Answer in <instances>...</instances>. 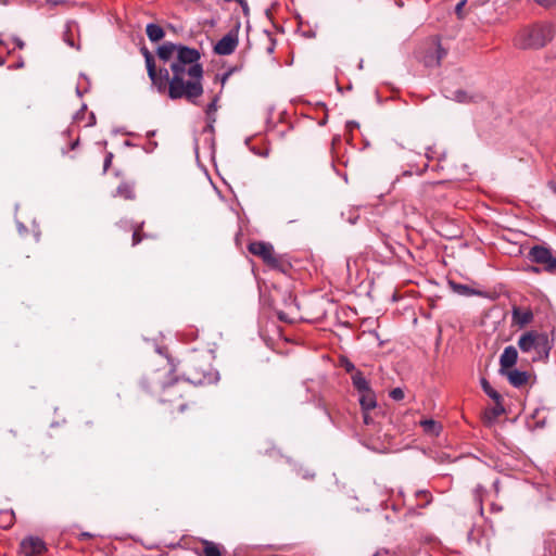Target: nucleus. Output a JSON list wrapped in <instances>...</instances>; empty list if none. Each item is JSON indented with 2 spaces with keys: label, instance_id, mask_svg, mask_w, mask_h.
Listing matches in <instances>:
<instances>
[{
  "label": "nucleus",
  "instance_id": "2",
  "mask_svg": "<svg viewBox=\"0 0 556 556\" xmlns=\"http://www.w3.org/2000/svg\"><path fill=\"white\" fill-rule=\"evenodd\" d=\"M553 39L549 24H532L522 27L514 38L515 47L522 50H536L545 47Z\"/></svg>",
  "mask_w": 556,
  "mask_h": 556
},
{
  "label": "nucleus",
  "instance_id": "4",
  "mask_svg": "<svg viewBox=\"0 0 556 556\" xmlns=\"http://www.w3.org/2000/svg\"><path fill=\"white\" fill-rule=\"evenodd\" d=\"M518 346L523 353L534 352L532 361L548 359L552 344L547 333L539 331H527L518 340Z\"/></svg>",
  "mask_w": 556,
  "mask_h": 556
},
{
  "label": "nucleus",
  "instance_id": "13",
  "mask_svg": "<svg viewBox=\"0 0 556 556\" xmlns=\"http://www.w3.org/2000/svg\"><path fill=\"white\" fill-rule=\"evenodd\" d=\"M502 375L506 376L509 383L516 388H520L528 382L529 375L527 371H520L518 369H509Z\"/></svg>",
  "mask_w": 556,
  "mask_h": 556
},
{
  "label": "nucleus",
  "instance_id": "14",
  "mask_svg": "<svg viewBox=\"0 0 556 556\" xmlns=\"http://www.w3.org/2000/svg\"><path fill=\"white\" fill-rule=\"evenodd\" d=\"M140 51H141V53H142V55L144 58V61H146V67H147L148 76H149V78L151 80V84H153V83H155V79L159 76V70H156L154 56L148 50L147 47H142L140 49Z\"/></svg>",
  "mask_w": 556,
  "mask_h": 556
},
{
  "label": "nucleus",
  "instance_id": "42",
  "mask_svg": "<svg viewBox=\"0 0 556 556\" xmlns=\"http://www.w3.org/2000/svg\"><path fill=\"white\" fill-rule=\"evenodd\" d=\"M87 109V105L84 104L80 112H78L76 115H75V118L77 119L79 117V114L83 113L85 110Z\"/></svg>",
  "mask_w": 556,
  "mask_h": 556
},
{
  "label": "nucleus",
  "instance_id": "24",
  "mask_svg": "<svg viewBox=\"0 0 556 556\" xmlns=\"http://www.w3.org/2000/svg\"><path fill=\"white\" fill-rule=\"evenodd\" d=\"M14 522V513L12 510H4L0 513V527L3 529L10 528Z\"/></svg>",
  "mask_w": 556,
  "mask_h": 556
},
{
  "label": "nucleus",
  "instance_id": "28",
  "mask_svg": "<svg viewBox=\"0 0 556 556\" xmlns=\"http://www.w3.org/2000/svg\"><path fill=\"white\" fill-rule=\"evenodd\" d=\"M390 397L394 401H401L404 399V391L401 388H394L390 392Z\"/></svg>",
  "mask_w": 556,
  "mask_h": 556
},
{
  "label": "nucleus",
  "instance_id": "36",
  "mask_svg": "<svg viewBox=\"0 0 556 556\" xmlns=\"http://www.w3.org/2000/svg\"><path fill=\"white\" fill-rule=\"evenodd\" d=\"M492 413H493L494 417H497L501 414H503L504 413V408H503L502 404L501 403L496 404V406L492 409Z\"/></svg>",
  "mask_w": 556,
  "mask_h": 556
},
{
  "label": "nucleus",
  "instance_id": "46",
  "mask_svg": "<svg viewBox=\"0 0 556 556\" xmlns=\"http://www.w3.org/2000/svg\"><path fill=\"white\" fill-rule=\"evenodd\" d=\"M2 46L7 47V43L2 39H0V47H2Z\"/></svg>",
  "mask_w": 556,
  "mask_h": 556
},
{
  "label": "nucleus",
  "instance_id": "47",
  "mask_svg": "<svg viewBox=\"0 0 556 556\" xmlns=\"http://www.w3.org/2000/svg\"><path fill=\"white\" fill-rule=\"evenodd\" d=\"M77 144H78V140H76V141L72 144V149H75Z\"/></svg>",
  "mask_w": 556,
  "mask_h": 556
},
{
  "label": "nucleus",
  "instance_id": "37",
  "mask_svg": "<svg viewBox=\"0 0 556 556\" xmlns=\"http://www.w3.org/2000/svg\"><path fill=\"white\" fill-rule=\"evenodd\" d=\"M14 42L18 49H23L25 46L24 41L17 37L14 38Z\"/></svg>",
  "mask_w": 556,
  "mask_h": 556
},
{
  "label": "nucleus",
  "instance_id": "51",
  "mask_svg": "<svg viewBox=\"0 0 556 556\" xmlns=\"http://www.w3.org/2000/svg\"><path fill=\"white\" fill-rule=\"evenodd\" d=\"M426 156H427V159H430V157H431V156H430V154H429V152H427V153H426Z\"/></svg>",
  "mask_w": 556,
  "mask_h": 556
},
{
  "label": "nucleus",
  "instance_id": "27",
  "mask_svg": "<svg viewBox=\"0 0 556 556\" xmlns=\"http://www.w3.org/2000/svg\"><path fill=\"white\" fill-rule=\"evenodd\" d=\"M143 223H141L137 228L134 229L132 233V245H137L142 241V236L140 235V230L142 228Z\"/></svg>",
  "mask_w": 556,
  "mask_h": 556
},
{
  "label": "nucleus",
  "instance_id": "18",
  "mask_svg": "<svg viewBox=\"0 0 556 556\" xmlns=\"http://www.w3.org/2000/svg\"><path fill=\"white\" fill-rule=\"evenodd\" d=\"M352 384L357 390V392H365L370 390V384L368 380L365 378L363 372L358 370L357 372H354V375L351 376Z\"/></svg>",
  "mask_w": 556,
  "mask_h": 556
},
{
  "label": "nucleus",
  "instance_id": "48",
  "mask_svg": "<svg viewBox=\"0 0 556 556\" xmlns=\"http://www.w3.org/2000/svg\"><path fill=\"white\" fill-rule=\"evenodd\" d=\"M428 167V164H425L424 168L418 170L420 174Z\"/></svg>",
  "mask_w": 556,
  "mask_h": 556
},
{
  "label": "nucleus",
  "instance_id": "15",
  "mask_svg": "<svg viewBox=\"0 0 556 556\" xmlns=\"http://www.w3.org/2000/svg\"><path fill=\"white\" fill-rule=\"evenodd\" d=\"M533 319V314L530 309H520L514 307L513 309V321L520 327L528 325Z\"/></svg>",
  "mask_w": 556,
  "mask_h": 556
},
{
  "label": "nucleus",
  "instance_id": "39",
  "mask_svg": "<svg viewBox=\"0 0 556 556\" xmlns=\"http://www.w3.org/2000/svg\"><path fill=\"white\" fill-rule=\"evenodd\" d=\"M186 406H187V405H186V403H185V402H180V403H178V406H177V407H178V410H179V412H184V410L186 409Z\"/></svg>",
  "mask_w": 556,
  "mask_h": 556
},
{
  "label": "nucleus",
  "instance_id": "32",
  "mask_svg": "<svg viewBox=\"0 0 556 556\" xmlns=\"http://www.w3.org/2000/svg\"><path fill=\"white\" fill-rule=\"evenodd\" d=\"M455 100L458 101V102H467L468 101V96L465 91L463 90H458L455 92Z\"/></svg>",
  "mask_w": 556,
  "mask_h": 556
},
{
  "label": "nucleus",
  "instance_id": "17",
  "mask_svg": "<svg viewBox=\"0 0 556 556\" xmlns=\"http://www.w3.org/2000/svg\"><path fill=\"white\" fill-rule=\"evenodd\" d=\"M359 403L362 409L365 412H369L376 407V397L371 389L365 392H359Z\"/></svg>",
  "mask_w": 556,
  "mask_h": 556
},
{
  "label": "nucleus",
  "instance_id": "33",
  "mask_svg": "<svg viewBox=\"0 0 556 556\" xmlns=\"http://www.w3.org/2000/svg\"><path fill=\"white\" fill-rule=\"evenodd\" d=\"M233 68H230L229 71H227L226 73H224L220 77H216L217 79L220 80V84H222V87L225 86L226 81L228 80V78L231 76V74L233 73Z\"/></svg>",
  "mask_w": 556,
  "mask_h": 556
},
{
  "label": "nucleus",
  "instance_id": "40",
  "mask_svg": "<svg viewBox=\"0 0 556 556\" xmlns=\"http://www.w3.org/2000/svg\"><path fill=\"white\" fill-rule=\"evenodd\" d=\"M96 122V117L93 115V113L90 114V122L87 124V126H92Z\"/></svg>",
  "mask_w": 556,
  "mask_h": 556
},
{
  "label": "nucleus",
  "instance_id": "45",
  "mask_svg": "<svg viewBox=\"0 0 556 556\" xmlns=\"http://www.w3.org/2000/svg\"><path fill=\"white\" fill-rule=\"evenodd\" d=\"M531 269H532V271H534V273H540V268H539V267H532Z\"/></svg>",
  "mask_w": 556,
  "mask_h": 556
},
{
  "label": "nucleus",
  "instance_id": "26",
  "mask_svg": "<svg viewBox=\"0 0 556 556\" xmlns=\"http://www.w3.org/2000/svg\"><path fill=\"white\" fill-rule=\"evenodd\" d=\"M340 365L346 372L351 374V376L358 371L355 365L346 357L340 359Z\"/></svg>",
  "mask_w": 556,
  "mask_h": 556
},
{
  "label": "nucleus",
  "instance_id": "52",
  "mask_svg": "<svg viewBox=\"0 0 556 556\" xmlns=\"http://www.w3.org/2000/svg\"><path fill=\"white\" fill-rule=\"evenodd\" d=\"M555 192H556V188H555Z\"/></svg>",
  "mask_w": 556,
  "mask_h": 556
},
{
  "label": "nucleus",
  "instance_id": "9",
  "mask_svg": "<svg viewBox=\"0 0 556 556\" xmlns=\"http://www.w3.org/2000/svg\"><path fill=\"white\" fill-rule=\"evenodd\" d=\"M181 49H191V48L184 46V45H176V43L167 41L157 48L156 53H157V56L160 58V60H162L163 62H168L174 56H175L174 60H178L179 52L181 51Z\"/></svg>",
  "mask_w": 556,
  "mask_h": 556
},
{
  "label": "nucleus",
  "instance_id": "6",
  "mask_svg": "<svg viewBox=\"0 0 556 556\" xmlns=\"http://www.w3.org/2000/svg\"><path fill=\"white\" fill-rule=\"evenodd\" d=\"M249 252L253 255H256L263 260L264 263L269 265L273 268L279 266V258L275 254L274 247L264 241H255L249 244Z\"/></svg>",
  "mask_w": 556,
  "mask_h": 556
},
{
  "label": "nucleus",
  "instance_id": "29",
  "mask_svg": "<svg viewBox=\"0 0 556 556\" xmlns=\"http://www.w3.org/2000/svg\"><path fill=\"white\" fill-rule=\"evenodd\" d=\"M466 2H467L466 0H462L455 7V13H456L458 18H464L465 17L464 8L466 5Z\"/></svg>",
  "mask_w": 556,
  "mask_h": 556
},
{
  "label": "nucleus",
  "instance_id": "43",
  "mask_svg": "<svg viewBox=\"0 0 556 556\" xmlns=\"http://www.w3.org/2000/svg\"><path fill=\"white\" fill-rule=\"evenodd\" d=\"M261 156L263 157H267L268 154H269V151L266 149L265 151H263L262 153H258Z\"/></svg>",
  "mask_w": 556,
  "mask_h": 556
},
{
  "label": "nucleus",
  "instance_id": "12",
  "mask_svg": "<svg viewBox=\"0 0 556 556\" xmlns=\"http://www.w3.org/2000/svg\"><path fill=\"white\" fill-rule=\"evenodd\" d=\"M518 352L516 348L513 345L506 346L500 357L501 374L510 369L516 364Z\"/></svg>",
  "mask_w": 556,
  "mask_h": 556
},
{
  "label": "nucleus",
  "instance_id": "25",
  "mask_svg": "<svg viewBox=\"0 0 556 556\" xmlns=\"http://www.w3.org/2000/svg\"><path fill=\"white\" fill-rule=\"evenodd\" d=\"M219 100L218 96H215L213 100L207 104L205 113L206 117L211 122H215V113L217 111V102Z\"/></svg>",
  "mask_w": 556,
  "mask_h": 556
},
{
  "label": "nucleus",
  "instance_id": "3",
  "mask_svg": "<svg viewBox=\"0 0 556 556\" xmlns=\"http://www.w3.org/2000/svg\"><path fill=\"white\" fill-rule=\"evenodd\" d=\"M184 377L188 382L194 386L213 383L216 380V374L212 370L211 364L207 362L206 357L197 354L187 359Z\"/></svg>",
  "mask_w": 556,
  "mask_h": 556
},
{
  "label": "nucleus",
  "instance_id": "41",
  "mask_svg": "<svg viewBox=\"0 0 556 556\" xmlns=\"http://www.w3.org/2000/svg\"><path fill=\"white\" fill-rule=\"evenodd\" d=\"M155 134H156V131H155V130H150V131H148V132H147V138H148V139H151L152 137H154V136H155Z\"/></svg>",
  "mask_w": 556,
  "mask_h": 556
},
{
  "label": "nucleus",
  "instance_id": "1",
  "mask_svg": "<svg viewBox=\"0 0 556 556\" xmlns=\"http://www.w3.org/2000/svg\"><path fill=\"white\" fill-rule=\"evenodd\" d=\"M200 59L198 49H181L178 60H173L169 65L172 75L166 67H161L152 87L172 100L185 99L197 104L204 91V72Z\"/></svg>",
  "mask_w": 556,
  "mask_h": 556
},
{
  "label": "nucleus",
  "instance_id": "44",
  "mask_svg": "<svg viewBox=\"0 0 556 556\" xmlns=\"http://www.w3.org/2000/svg\"><path fill=\"white\" fill-rule=\"evenodd\" d=\"M4 63H5V59L0 55V66L4 65Z\"/></svg>",
  "mask_w": 556,
  "mask_h": 556
},
{
  "label": "nucleus",
  "instance_id": "19",
  "mask_svg": "<svg viewBox=\"0 0 556 556\" xmlns=\"http://www.w3.org/2000/svg\"><path fill=\"white\" fill-rule=\"evenodd\" d=\"M146 33H147L148 38L152 42H157V41L162 40L165 36L164 29L160 25L154 24V23H150L147 25Z\"/></svg>",
  "mask_w": 556,
  "mask_h": 556
},
{
  "label": "nucleus",
  "instance_id": "31",
  "mask_svg": "<svg viewBox=\"0 0 556 556\" xmlns=\"http://www.w3.org/2000/svg\"><path fill=\"white\" fill-rule=\"evenodd\" d=\"M112 160H113V153L112 152H108L105 157H104V162H103V172L105 173L111 164H112Z\"/></svg>",
  "mask_w": 556,
  "mask_h": 556
},
{
  "label": "nucleus",
  "instance_id": "5",
  "mask_svg": "<svg viewBox=\"0 0 556 556\" xmlns=\"http://www.w3.org/2000/svg\"><path fill=\"white\" fill-rule=\"evenodd\" d=\"M166 375L164 369H157L144 377L142 380L143 387L150 392H156L159 389L162 390V396L160 399L163 403H173L175 399L181 397V386L178 381L164 383L163 379Z\"/></svg>",
  "mask_w": 556,
  "mask_h": 556
},
{
  "label": "nucleus",
  "instance_id": "20",
  "mask_svg": "<svg viewBox=\"0 0 556 556\" xmlns=\"http://www.w3.org/2000/svg\"><path fill=\"white\" fill-rule=\"evenodd\" d=\"M203 551L200 556H224L219 544L212 541L203 540Z\"/></svg>",
  "mask_w": 556,
  "mask_h": 556
},
{
  "label": "nucleus",
  "instance_id": "11",
  "mask_svg": "<svg viewBox=\"0 0 556 556\" xmlns=\"http://www.w3.org/2000/svg\"><path fill=\"white\" fill-rule=\"evenodd\" d=\"M431 46V51L425 55L424 63L428 67L439 66L442 59L446 55V51L439 41H433Z\"/></svg>",
  "mask_w": 556,
  "mask_h": 556
},
{
  "label": "nucleus",
  "instance_id": "30",
  "mask_svg": "<svg viewBox=\"0 0 556 556\" xmlns=\"http://www.w3.org/2000/svg\"><path fill=\"white\" fill-rule=\"evenodd\" d=\"M157 148V142L152 140V139H148V142L146 143L144 146V151L148 152V153H151L153 152L155 149Z\"/></svg>",
  "mask_w": 556,
  "mask_h": 556
},
{
  "label": "nucleus",
  "instance_id": "23",
  "mask_svg": "<svg viewBox=\"0 0 556 556\" xmlns=\"http://www.w3.org/2000/svg\"><path fill=\"white\" fill-rule=\"evenodd\" d=\"M424 431L431 435H439L441 426L433 419H425L420 421Z\"/></svg>",
  "mask_w": 556,
  "mask_h": 556
},
{
  "label": "nucleus",
  "instance_id": "8",
  "mask_svg": "<svg viewBox=\"0 0 556 556\" xmlns=\"http://www.w3.org/2000/svg\"><path fill=\"white\" fill-rule=\"evenodd\" d=\"M238 42V30H230L216 42L214 52L218 55H229L236 50Z\"/></svg>",
  "mask_w": 556,
  "mask_h": 556
},
{
  "label": "nucleus",
  "instance_id": "34",
  "mask_svg": "<svg viewBox=\"0 0 556 556\" xmlns=\"http://www.w3.org/2000/svg\"><path fill=\"white\" fill-rule=\"evenodd\" d=\"M535 2L543 8H551L556 4V0H535Z\"/></svg>",
  "mask_w": 556,
  "mask_h": 556
},
{
  "label": "nucleus",
  "instance_id": "35",
  "mask_svg": "<svg viewBox=\"0 0 556 556\" xmlns=\"http://www.w3.org/2000/svg\"><path fill=\"white\" fill-rule=\"evenodd\" d=\"M64 40L65 42L72 47V48H76V49H79V46H76L73 38L66 33L65 36H64Z\"/></svg>",
  "mask_w": 556,
  "mask_h": 556
},
{
  "label": "nucleus",
  "instance_id": "21",
  "mask_svg": "<svg viewBox=\"0 0 556 556\" xmlns=\"http://www.w3.org/2000/svg\"><path fill=\"white\" fill-rule=\"evenodd\" d=\"M448 285L451 287V289L459 294V295H464V296H471V295H479L481 294L479 291L470 288L469 286L467 285H463V283H458V282H455V281H448Z\"/></svg>",
  "mask_w": 556,
  "mask_h": 556
},
{
  "label": "nucleus",
  "instance_id": "7",
  "mask_svg": "<svg viewBox=\"0 0 556 556\" xmlns=\"http://www.w3.org/2000/svg\"><path fill=\"white\" fill-rule=\"evenodd\" d=\"M529 256L532 262L542 265L544 270L548 273H554L556 270V257L553 256L549 249L542 245H535L530 250Z\"/></svg>",
  "mask_w": 556,
  "mask_h": 556
},
{
  "label": "nucleus",
  "instance_id": "38",
  "mask_svg": "<svg viewBox=\"0 0 556 556\" xmlns=\"http://www.w3.org/2000/svg\"><path fill=\"white\" fill-rule=\"evenodd\" d=\"M363 412H364V414H363V416H364V422H365L366 425H369V424L371 422V418L369 417L368 412H365V410H363Z\"/></svg>",
  "mask_w": 556,
  "mask_h": 556
},
{
  "label": "nucleus",
  "instance_id": "22",
  "mask_svg": "<svg viewBox=\"0 0 556 556\" xmlns=\"http://www.w3.org/2000/svg\"><path fill=\"white\" fill-rule=\"evenodd\" d=\"M481 388L488 396H490L496 404H500L502 401V395L490 384L485 378L481 379Z\"/></svg>",
  "mask_w": 556,
  "mask_h": 556
},
{
  "label": "nucleus",
  "instance_id": "49",
  "mask_svg": "<svg viewBox=\"0 0 556 556\" xmlns=\"http://www.w3.org/2000/svg\"><path fill=\"white\" fill-rule=\"evenodd\" d=\"M76 92L79 97H81V91L79 90V88H76Z\"/></svg>",
  "mask_w": 556,
  "mask_h": 556
},
{
  "label": "nucleus",
  "instance_id": "10",
  "mask_svg": "<svg viewBox=\"0 0 556 556\" xmlns=\"http://www.w3.org/2000/svg\"><path fill=\"white\" fill-rule=\"evenodd\" d=\"M21 548L25 556H35L40 555L46 549V544L39 538L28 536L22 541Z\"/></svg>",
  "mask_w": 556,
  "mask_h": 556
},
{
  "label": "nucleus",
  "instance_id": "50",
  "mask_svg": "<svg viewBox=\"0 0 556 556\" xmlns=\"http://www.w3.org/2000/svg\"><path fill=\"white\" fill-rule=\"evenodd\" d=\"M553 339L556 341V330L553 331Z\"/></svg>",
  "mask_w": 556,
  "mask_h": 556
},
{
  "label": "nucleus",
  "instance_id": "16",
  "mask_svg": "<svg viewBox=\"0 0 556 556\" xmlns=\"http://www.w3.org/2000/svg\"><path fill=\"white\" fill-rule=\"evenodd\" d=\"M115 195L125 200H134L136 198L135 184L130 181L121 182L116 189Z\"/></svg>",
  "mask_w": 556,
  "mask_h": 556
}]
</instances>
